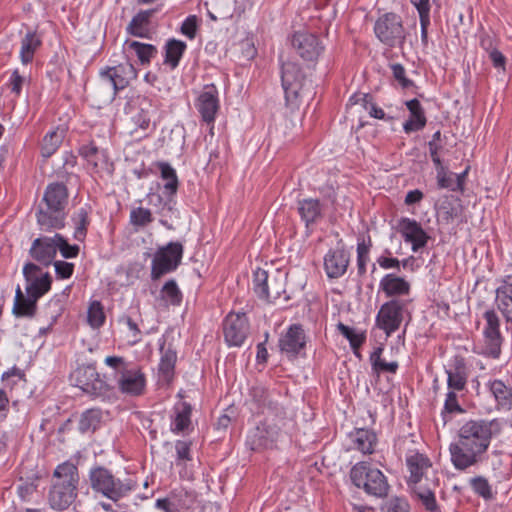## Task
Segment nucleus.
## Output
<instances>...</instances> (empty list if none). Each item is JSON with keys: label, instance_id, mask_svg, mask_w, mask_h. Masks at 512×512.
Wrapping results in <instances>:
<instances>
[{"label": "nucleus", "instance_id": "4", "mask_svg": "<svg viewBox=\"0 0 512 512\" xmlns=\"http://www.w3.org/2000/svg\"><path fill=\"white\" fill-rule=\"evenodd\" d=\"M89 481L95 493H99L113 502L126 497L135 489V483L131 479L116 478L109 469L103 466L90 469Z\"/></svg>", "mask_w": 512, "mask_h": 512}, {"label": "nucleus", "instance_id": "19", "mask_svg": "<svg viewBox=\"0 0 512 512\" xmlns=\"http://www.w3.org/2000/svg\"><path fill=\"white\" fill-rule=\"evenodd\" d=\"M291 44L304 61H316L324 50L319 38L309 32H296L291 38Z\"/></svg>", "mask_w": 512, "mask_h": 512}, {"label": "nucleus", "instance_id": "49", "mask_svg": "<svg viewBox=\"0 0 512 512\" xmlns=\"http://www.w3.org/2000/svg\"><path fill=\"white\" fill-rule=\"evenodd\" d=\"M105 318L106 317L101 302H91L87 312L88 324L94 329L100 328L104 324Z\"/></svg>", "mask_w": 512, "mask_h": 512}, {"label": "nucleus", "instance_id": "35", "mask_svg": "<svg viewBox=\"0 0 512 512\" xmlns=\"http://www.w3.org/2000/svg\"><path fill=\"white\" fill-rule=\"evenodd\" d=\"M42 44L41 38L36 32L29 31L21 39L20 48V59L24 65H27L33 61L35 52L40 48Z\"/></svg>", "mask_w": 512, "mask_h": 512}, {"label": "nucleus", "instance_id": "53", "mask_svg": "<svg viewBox=\"0 0 512 512\" xmlns=\"http://www.w3.org/2000/svg\"><path fill=\"white\" fill-rule=\"evenodd\" d=\"M176 359V352L171 349H167L162 353L159 363V371L163 373L165 377H169L173 373Z\"/></svg>", "mask_w": 512, "mask_h": 512}, {"label": "nucleus", "instance_id": "16", "mask_svg": "<svg viewBox=\"0 0 512 512\" xmlns=\"http://www.w3.org/2000/svg\"><path fill=\"white\" fill-rule=\"evenodd\" d=\"M40 271V268L33 263H27L23 267V275L27 283L26 294L36 301L51 289L52 284V278L48 273L38 276Z\"/></svg>", "mask_w": 512, "mask_h": 512}, {"label": "nucleus", "instance_id": "48", "mask_svg": "<svg viewBox=\"0 0 512 512\" xmlns=\"http://www.w3.org/2000/svg\"><path fill=\"white\" fill-rule=\"evenodd\" d=\"M489 388L497 403L501 406L511 404V390L501 380L490 382Z\"/></svg>", "mask_w": 512, "mask_h": 512}, {"label": "nucleus", "instance_id": "15", "mask_svg": "<svg viewBox=\"0 0 512 512\" xmlns=\"http://www.w3.org/2000/svg\"><path fill=\"white\" fill-rule=\"evenodd\" d=\"M304 74L295 62H284L281 66V82L287 103L294 102L303 87Z\"/></svg>", "mask_w": 512, "mask_h": 512}, {"label": "nucleus", "instance_id": "58", "mask_svg": "<svg viewBox=\"0 0 512 512\" xmlns=\"http://www.w3.org/2000/svg\"><path fill=\"white\" fill-rule=\"evenodd\" d=\"M25 83V77L19 73L18 69H14L6 83V86L10 91L19 96L22 91L23 84Z\"/></svg>", "mask_w": 512, "mask_h": 512}, {"label": "nucleus", "instance_id": "10", "mask_svg": "<svg viewBox=\"0 0 512 512\" xmlns=\"http://www.w3.org/2000/svg\"><path fill=\"white\" fill-rule=\"evenodd\" d=\"M374 32L377 38L389 47L402 45L405 41L401 17L395 13L381 16L375 23Z\"/></svg>", "mask_w": 512, "mask_h": 512}, {"label": "nucleus", "instance_id": "36", "mask_svg": "<svg viewBox=\"0 0 512 512\" xmlns=\"http://www.w3.org/2000/svg\"><path fill=\"white\" fill-rule=\"evenodd\" d=\"M137 104L139 111L133 116V121L141 129H147L155 112V107L152 100L145 96H138Z\"/></svg>", "mask_w": 512, "mask_h": 512}, {"label": "nucleus", "instance_id": "27", "mask_svg": "<svg viewBox=\"0 0 512 512\" xmlns=\"http://www.w3.org/2000/svg\"><path fill=\"white\" fill-rule=\"evenodd\" d=\"M495 302L506 322L512 323V276H506L501 280L495 291Z\"/></svg>", "mask_w": 512, "mask_h": 512}, {"label": "nucleus", "instance_id": "6", "mask_svg": "<svg viewBox=\"0 0 512 512\" xmlns=\"http://www.w3.org/2000/svg\"><path fill=\"white\" fill-rule=\"evenodd\" d=\"M352 483L363 488L364 491L376 497H385L388 494L389 484L385 475L368 462L355 464L350 471Z\"/></svg>", "mask_w": 512, "mask_h": 512}, {"label": "nucleus", "instance_id": "61", "mask_svg": "<svg viewBox=\"0 0 512 512\" xmlns=\"http://www.w3.org/2000/svg\"><path fill=\"white\" fill-rule=\"evenodd\" d=\"M175 450L177 455V464H181L191 460V448L189 442L177 440L175 443Z\"/></svg>", "mask_w": 512, "mask_h": 512}, {"label": "nucleus", "instance_id": "28", "mask_svg": "<svg viewBox=\"0 0 512 512\" xmlns=\"http://www.w3.org/2000/svg\"><path fill=\"white\" fill-rule=\"evenodd\" d=\"M379 288L387 297H401L410 293V283L393 273L386 274L379 283Z\"/></svg>", "mask_w": 512, "mask_h": 512}, {"label": "nucleus", "instance_id": "56", "mask_svg": "<svg viewBox=\"0 0 512 512\" xmlns=\"http://www.w3.org/2000/svg\"><path fill=\"white\" fill-rule=\"evenodd\" d=\"M391 70L393 77L398 81L403 89L415 87L414 82L406 77L405 68L401 64L396 63L391 65Z\"/></svg>", "mask_w": 512, "mask_h": 512}, {"label": "nucleus", "instance_id": "26", "mask_svg": "<svg viewBox=\"0 0 512 512\" xmlns=\"http://www.w3.org/2000/svg\"><path fill=\"white\" fill-rule=\"evenodd\" d=\"M349 255L344 249L330 250L324 258V268L329 278H339L347 270Z\"/></svg>", "mask_w": 512, "mask_h": 512}, {"label": "nucleus", "instance_id": "45", "mask_svg": "<svg viewBox=\"0 0 512 512\" xmlns=\"http://www.w3.org/2000/svg\"><path fill=\"white\" fill-rule=\"evenodd\" d=\"M160 297L167 304L173 306L180 305L182 302V293L175 280H169L163 285L160 291Z\"/></svg>", "mask_w": 512, "mask_h": 512}, {"label": "nucleus", "instance_id": "24", "mask_svg": "<svg viewBox=\"0 0 512 512\" xmlns=\"http://www.w3.org/2000/svg\"><path fill=\"white\" fill-rule=\"evenodd\" d=\"M297 211L307 229L317 224L324 217V206L319 199L298 200Z\"/></svg>", "mask_w": 512, "mask_h": 512}, {"label": "nucleus", "instance_id": "22", "mask_svg": "<svg viewBox=\"0 0 512 512\" xmlns=\"http://www.w3.org/2000/svg\"><path fill=\"white\" fill-rule=\"evenodd\" d=\"M79 151L86 159L93 173H112L113 164L109 161L105 150L99 149L94 143H89L81 146Z\"/></svg>", "mask_w": 512, "mask_h": 512}, {"label": "nucleus", "instance_id": "21", "mask_svg": "<svg viewBox=\"0 0 512 512\" xmlns=\"http://www.w3.org/2000/svg\"><path fill=\"white\" fill-rule=\"evenodd\" d=\"M398 229L405 242L411 243L413 252H417L427 245L429 236L416 220L402 218L399 221Z\"/></svg>", "mask_w": 512, "mask_h": 512}, {"label": "nucleus", "instance_id": "64", "mask_svg": "<svg viewBox=\"0 0 512 512\" xmlns=\"http://www.w3.org/2000/svg\"><path fill=\"white\" fill-rule=\"evenodd\" d=\"M488 56L496 69L505 71L506 57L497 48L492 49Z\"/></svg>", "mask_w": 512, "mask_h": 512}, {"label": "nucleus", "instance_id": "57", "mask_svg": "<svg viewBox=\"0 0 512 512\" xmlns=\"http://www.w3.org/2000/svg\"><path fill=\"white\" fill-rule=\"evenodd\" d=\"M454 176L455 174L448 172L447 168H441V171L436 175L438 187L456 191Z\"/></svg>", "mask_w": 512, "mask_h": 512}, {"label": "nucleus", "instance_id": "7", "mask_svg": "<svg viewBox=\"0 0 512 512\" xmlns=\"http://www.w3.org/2000/svg\"><path fill=\"white\" fill-rule=\"evenodd\" d=\"M253 284L256 295L267 302H275L286 291L285 277L279 271L270 276L266 270L258 268L253 274Z\"/></svg>", "mask_w": 512, "mask_h": 512}, {"label": "nucleus", "instance_id": "33", "mask_svg": "<svg viewBox=\"0 0 512 512\" xmlns=\"http://www.w3.org/2000/svg\"><path fill=\"white\" fill-rule=\"evenodd\" d=\"M154 12V9H149L137 13L128 24L126 28L127 33L139 38H149L148 26Z\"/></svg>", "mask_w": 512, "mask_h": 512}, {"label": "nucleus", "instance_id": "17", "mask_svg": "<svg viewBox=\"0 0 512 512\" xmlns=\"http://www.w3.org/2000/svg\"><path fill=\"white\" fill-rule=\"evenodd\" d=\"M195 107L207 124H213L220 108L219 92L214 84L203 87L195 100Z\"/></svg>", "mask_w": 512, "mask_h": 512}, {"label": "nucleus", "instance_id": "34", "mask_svg": "<svg viewBox=\"0 0 512 512\" xmlns=\"http://www.w3.org/2000/svg\"><path fill=\"white\" fill-rule=\"evenodd\" d=\"M192 407L187 402H179L174 406V418L171 423V431L175 434L186 431L191 424Z\"/></svg>", "mask_w": 512, "mask_h": 512}, {"label": "nucleus", "instance_id": "3", "mask_svg": "<svg viewBox=\"0 0 512 512\" xmlns=\"http://www.w3.org/2000/svg\"><path fill=\"white\" fill-rule=\"evenodd\" d=\"M41 207L37 213V222L42 230L61 229L65 225L64 209L68 202V191L62 183H51L47 186Z\"/></svg>", "mask_w": 512, "mask_h": 512}, {"label": "nucleus", "instance_id": "51", "mask_svg": "<svg viewBox=\"0 0 512 512\" xmlns=\"http://www.w3.org/2000/svg\"><path fill=\"white\" fill-rule=\"evenodd\" d=\"M358 96L357 95H354L350 98V101L353 102V103H357L359 101V99H356ZM360 100L363 102V106L364 108L368 111L369 115L373 118H376V119H384L385 117V112L383 111L382 108L380 107H377L373 102H372V96L369 95V94H363V95H360Z\"/></svg>", "mask_w": 512, "mask_h": 512}, {"label": "nucleus", "instance_id": "20", "mask_svg": "<svg viewBox=\"0 0 512 512\" xmlns=\"http://www.w3.org/2000/svg\"><path fill=\"white\" fill-rule=\"evenodd\" d=\"M117 384L119 390L130 396L143 394L146 386V378L141 369L137 367H123L117 373Z\"/></svg>", "mask_w": 512, "mask_h": 512}, {"label": "nucleus", "instance_id": "46", "mask_svg": "<svg viewBox=\"0 0 512 512\" xmlns=\"http://www.w3.org/2000/svg\"><path fill=\"white\" fill-rule=\"evenodd\" d=\"M382 352H383V348L378 347L371 354L370 361H371L373 370L378 373H380V372L396 373V371L398 369V363L396 361L386 362L384 359L381 358Z\"/></svg>", "mask_w": 512, "mask_h": 512}, {"label": "nucleus", "instance_id": "31", "mask_svg": "<svg viewBox=\"0 0 512 512\" xmlns=\"http://www.w3.org/2000/svg\"><path fill=\"white\" fill-rule=\"evenodd\" d=\"M447 373V385L451 391H463L467 384V368L462 358H455L454 365Z\"/></svg>", "mask_w": 512, "mask_h": 512}, {"label": "nucleus", "instance_id": "12", "mask_svg": "<svg viewBox=\"0 0 512 512\" xmlns=\"http://www.w3.org/2000/svg\"><path fill=\"white\" fill-rule=\"evenodd\" d=\"M100 79L109 84L112 88L113 96L118 91L125 89L131 80L137 77V70L130 62L120 63L116 66L106 67L99 72Z\"/></svg>", "mask_w": 512, "mask_h": 512}, {"label": "nucleus", "instance_id": "40", "mask_svg": "<svg viewBox=\"0 0 512 512\" xmlns=\"http://www.w3.org/2000/svg\"><path fill=\"white\" fill-rule=\"evenodd\" d=\"M63 137V132L58 129L47 133L41 143L42 156L48 158L53 155L61 145Z\"/></svg>", "mask_w": 512, "mask_h": 512}, {"label": "nucleus", "instance_id": "41", "mask_svg": "<svg viewBox=\"0 0 512 512\" xmlns=\"http://www.w3.org/2000/svg\"><path fill=\"white\" fill-rule=\"evenodd\" d=\"M413 492L428 512H439V507L433 490L430 488H424L418 484L414 485Z\"/></svg>", "mask_w": 512, "mask_h": 512}, {"label": "nucleus", "instance_id": "47", "mask_svg": "<svg viewBox=\"0 0 512 512\" xmlns=\"http://www.w3.org/2000/svg\"><path fill=\"white\" fill-rule=\"evenodd\" d=\"M337 329L349 341L350 346L355 353L366 340L365 333H358L353 328L341 322L337 324Z\"/></svg>", "mask_w": 512, "mask_h": 512}, {"label": "nucleus", "instance_id": "8", "mask_svg": "<svg viewBox=\"0 0 512 512\" xmlns=\"http://www.w3.org/2000/svg\"><path fill=\"white\" fill-rule=\"evenodd\" d=\"M71 381L83 392L93 397H104L110 392V386L99 375L93 365H83L71 374Z\"/></svg>", "mask_w": 512, "mask_h": 512}, {"label": "nucleus", "instance_id": "62", "mask_svg": "<svg viewBox=\"0 0 512 512\" xmlns=\"http://www.w3.org/2000/svg\"><path fill=\"white\" fill-rule=\"evenodd\" d=\"M56 275L61 279L70 278L74 271V264L66 261H55L54 262Z\"/></svg>", "mask_w": 512, "mask_h": 512}, {"label": "nucleus", "instance_id": "9", "mask_svg": "<svg viewBox=\"0 0 512 512\" xmlns=\"http://www.w3.org/2000/svg\"><path fill=\"white\" fill-rule=\"evenodd\" d=\"M183 256V246L179 242H170L160 248L152 260L151 278L157 280L177 269Z\"/></svg>", "mask_w": 512, "mask_h": 512}, {"label": "nucleus", "instance_id": "18", "mask_svg": "<svg viewBox=\"0 0 512 512\" xmlns=\"http://www.w3.org/2000/svg\"><path fill=\"white\" fill-rule=\"evenodd\" d=\"M196 495L185 489H175L165 498L156 500V508L164 512H193Z\"/></svg>", "mask_w": 512, "mask_h": 512}, {"label": "nucleus", "instance_id": "37", "mask_svg": "<svg viewBox=\"0 0 512 512\" xmlns=\"http://www.w3.org/2000/svg\"><path fill=\"white\" fill-rule=\"evenodd\" d=\"M187 45L185 42L177 39H170L165 45V58L164 63L173 70L175 69L182 58Z\"/></svg>", "mask_w": 512, "mask_h": 512}, {"label": "nucleus", "instance_id": "1", "mask_svg": "<svg viewBox=\"0 0 512 512\" xmlns=\"http://www.w3.org/2000/svg\"><path fill=\"white\" fill-rule=\"evenodd\" d=\"M501 430L499 420L471 419L458 430V439L449 445L454 468L465 471L483 462L494 435Z\"/></svg>", "mask_w": 512, "mask_h": 512}, {"label": "nucleus", "instance_id": "32", "mask_svg": "<svg viewBox=\"0 0 512 512\" xmlns=\"http://www.w3.org/2000/svg\"><path fill=\"white\" fill-rule=\"evenodd\" d=\"M350 439L353 443V448L359 450L363 454H371L374 452L377 443L376 434L368 429H356L350 433Z\"/></svg>", "mask_w": 512, "mask_h": 512}, {"label": "nucleus", "instance_id": "52", "mask_svg": "<svg viewBox=\"0 0 512 512\" xmlns=\"http://www.w3.org/2000/svg\"><path fill=\"white\" fill-rule=\"evenodd\" d=\"M55 241H56V250L59 249L61 255L64 258H75L79 254V246L78 245H70L67 240L61 235L56 233L55 234Z\"/></svg>", "mask_w": 512, "mask_h": 512}, {"label": "nucleus", "instance_id": "13", "mask_svg": "<svg viewBox=\"0 0 512 512\" xmlns=\"http://www.w3.org/2000/svg\"><path fill=\"white\" fill-rule=\"evenodd\" d=\"M483 318L485 320L483 328L485 353L493 358H498L503 342L500 332V318L494 309L486 310Z\"/></svg>", "mask_w": 512, "mask_h": 512}, {"label": "nucleus", "instance_id": "38", "mask_svg": "<svg viewBox=\"0 0 512 512\" xmlns=\"http://www.w3.org/2000/svg\"><path fill=\"white\" fill-rule=\"evenodd\" d=\"M101 420L102 411L100 409H88L81 414L78 429L81 433L94 432L100 426Z\"/></svg>", "mask_w": 512, "mask_h": 512}, {"label": "nucleus", "instance_id": "5", "mask_svg": "<svg viewBox=\"0 0 512 512\" xmlns=\"http://www.w3.org/2000/svg\"><path fill=\"white\" fill-rule=\"evenodd\" d=\"M250 394L253 402L257 406L258 411L266 415L263 427H270L269 422H272L273 426L271 427V431L267 430V433L269 434L268 437L270 441H274L275 437L278 435L279 430L284 424V419L286 416L284 408L278 402V395L269 392L267 389L261 386L253 387Z\"/></svg>", "mask_w": 512, "mask_h": 512}, {"label": "nucleus", "instance_id": "43", "mask_svg": "<svg viewBox=\"0 0 512 512\" xmlns=\"http://www.w3.org/2000/svg\"><path fill=\"white\" fill-rule=\"evenodd\" d=\"M162 179L166 180L164 189L171 195L175 194L178 189V177L175 169L166 162H159L157 164Z\"/></svg>", "mask_w": 512, "mask_h": 512}, {"label": "nucleus", "instance_id": "30", "mask_svg": "<svg viewBox=\"0 0 512 512\" xmlns=\"http://www.w3.org/2000/svg\"><path fill=\"white\" fill-rule=\"evenodd\" d=\"M406 464L410 472L408 483L413 485H418L423 475L432 466L430 459L418 452L407 456Z\"/></svg>", "mask_w": 512, "mask_h": 512}, {"label": "nucleus", "instance_id": "54", "mask_svg": "<svg viewBox=\"0 0 512 512\" xmlns=\"http://www.w3.org/2000/svg\"><path fill=\"white\" fill-rule=\"evenodd\" d=\"M153 221L152 213L149 209L138 207L131 211L130 222L134 226H146Z\"/></svg>", "mask_w": 512, "mask_h": 512}, {"label": "nucleus", "instance_id": "50", "mask_svg": "<svg viewBox=\"0 0 512 512\" xmlns=\"http://www.w3.org/2000/svg\"><path fill=\"white\" fill-rule=\"evenodd\" d=\"M470 486L473 491L485 500L494 498L492 487L488 480L483 476H476L470 479Z\"/></svg>", "mask_w": 512, "mask_h": 512}, {"label": "nucleus", "instance_id": "11", "mask_svg": "<svg viewBox=\"0 0 512 512\" xmlns=\"http://www.w3.org/2000/svg\"><path fill=\"white\" fill-rule=\"evenodd\" d=\"M407 301L400 299H391L384 303L377 314V326L383 330L387 336L397 331L403 321V311Z\"/></svg>", "mask_w": 512, "mask_h": 512}, {"label": "nucleus", "instance_id": "55", "mask_svg": "<svg viewBox=\"0 0 512 512\" xmlns=\"http://www.w3.org/2000/svg\"><path fill=\"white\" fill-rule=\"evenodd\" d=\"M371 242L365 243L364 240L358 242L357 245V268L359 275H364L366 273V265L369 261V251H370Z\"/></svg>", "mask_w": 512, "mask_h": 512}, {"label": "nucleus", "instance_id": "23", "mask_svg": "<svg viewBox=\"0 0 512 512\" xmlns=\"http://www.w3.org/2000/svg\"><path fill=\"white\" fill-rule=\"evenodd\" d=\"M306 345V336L301 325H291L279 339L281 352L296 357Z\"/></svg>", "mask_w": 512, "mask_h": 512}, {"label": "nucleus", "instance_id": "59", "mask_svg": "<svg viewBox=\"0 0 512 512\" xmlns=\"http://www.w3.org/2000/svg\"><path fill=\"white\" fill-rule=\"evenodd\" d=\"M198 29V18L196 15H189L181 25V33L190 40L194 39Z\"/></svg>", "mask_w": 512, "mask_h": 512}, {"label": "nucleus", "instance_id": "2", "mask_svg": "<svg viewBox=\"0 0 512 512\" xmlns=\"http://www.w3.org/2000/svg\"><path fill=\"white\" fill-rule=\"evenodd\" d=\"M55 481L49 493V503L53 509L65 510L77 498L79 472L70 461L59 464L53 473Z\"/></svg>", "mask_w": 512, "mask_h": 512}, {"label": "nucleus", "instance_id": "44", "mask_svg": "<svg viewBox=\"0 0 512 512\" xmlns=\"http://www.w3.org/2000/svg\"><path fill=\"white\" fill-rule=\"evenodd\" d=\"M72 221L75 227L74 238L78 241H83L86 237L87 227L90 223L87 209L84 207L78 209L73 215Z\"/></svg>", "mask_w": 512, "mask_h": 512}, {"label": "nucleus", "instance_id": "60", "mask_svg": "<svg viewBox=\"0 0 512 512\" xmlns=\"http://www.w3.org/2000/svg\"><path fill=\"white\" fill-rule=\"evenodd\" d=\"M384 512H409V504L403 498H391L382 507Z\"/></svg>", "mask_w": 512, "mask_h": 512}, {"label": "nucleus", "instance_id": "42", "mask_svg": "<svg viewBox=\"0 0 512 512\" xmlns=\"http://www.w3.org/2000/svg\"><path fill=\"white\" fill-rule=\"evenodd\" d=\"M37 302L35 299L26 294V297L19 303H14L12 313L17 318H33L37 311Z\"/></svg>", "mask_w": 512, "mask_h": 512}, {"label": "nucleus", "instance_id": "25", "mask_svg": "<svg viewBox=\"0 0 512 512\" xmlns=\"http://www.w3.org/2000/svg\"><path fill=\"white\" fill-rule=\"evenodd\" d=\"M30 255L37 262L45 266L50 265L56 256L55 235L35 239L30 248Z\"/></svg>", "mask_w": 512, "mask_h": 512}, {"label": "nucleus", "instance_id": "39", "mask_svg": "<svg viewBox=\"0 0 512 512\" xmlns=\"http://www.w3.org/2000/svg\"><path fill=\"white\" fill-rule=\"evenodd\" d=\"M126 45L128 49L135 52L139 62L142 65H147L151 62L157 54V49L152 44L141 43L138 41H127Z\"/></svg>", "mask_w": 512, "mask_h": 512}, {"label": "nucleus", "instance_id": "14", "mask_svg": "<svg viewBox=\"0 0 512 512\" xmlns=\"http://www.w3.org/2000/svg\"><path fill=\"white\" fill-rule=\"evenodd\" d=\"M223 334L229 346L240 347L249 334V322L245 313H229L223 321Z\"/></svg>", "mask_w": 512, "mask_h": 512}, {"label": "nucleus", "instance_id": "63", "mask_svg": "<svg viewBox=\"0 0 512 512\" xmlns=\"http://www.w3.org/2000/svg\"><path fill=\"white\" fill-rule=\"evenodd\" d=\"M456 392L457 391L449 390V392L446 395L444 410L448 413L463 412V409L458 403Z\"/></svg>", "mask_w": 512, "mask_h": 512}, {"label": "nucleus", "instance_id": "29", "mask_svg": "<svg viewBox=\"0 0 512 512\" xmlns=\"http://www.w3.org/2000/svg\"><path fill=\"white\" fill-rule=\"evenodd\" d=\"M405 105L410 113L409 118L404 122L403 129L406 133L422 130L427 123L425 111L417 99L408 100Z\"/></svg>", "mask_w": 512, "mask_h": 512}]
</instances>
